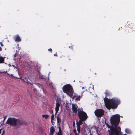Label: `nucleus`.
<instances>
[{"label": "nucleus", "instance_id": "nucleus-18", "mask_svg": "<svg viewBox=\"0 0 135 135\" xmlns=\"http://www.w3.org/2000/svg\"><path fill=\"white\" fill-rule=\"evenodd\" d=\"M54 115L53 114H52V115L51 116V122L52 123V124L53 125H54V124L53 123V120H54Z\"/></svg>", "mask_w": 135, "mask_h": 135}, {"label": "nucleus", "instance_id": "nucleus-7", "mask_svg": "<svg viewBox=\"0 0 135 135\" xmlns=\"http://www.w3.org/2000/svg\"><path fill=\"white\" fill-rule=\"evenodd\" d=\"M104 111L102 109H99L96 110L94 112V113L97 117L99 118L104 115Z\"/></svg>", "mask_w": 135, "mask_h": 135}, {"label": "nucleus", "instance_id": "nucleus-36", "mask_svg": "<svg viewBox=\"0 0 135 135\" xmlns=\"http://www.w3.org/2000/svg\"><path fill=\"white\" fill-rule=\"evenodd\" d=\"M54 56H57V55L56 52V54L54 55Z\"/></svg>", "mask_w": 135, "mask_h": 135}, {"label": "nucleus", "instance_id": "nucleus-5", "mask_svg": "<svg viewBox=\"0 0 135 135\" xmlns=\"http://www.w3.org/2000/svg\"><path fill=\"white\" fill-rule=\"evenodd\" d=\"M78 115L80 119L82 120H86L88 117L86 113L83 111V109L81 108V109H78Z\"/></svg>", "mask_w": 135, "mask_h": 135}, {"label": "nucleus", "instance_id": "nucleus-14", "mask_svg": "<svg viewBox=\"0 0 135 135\" xmlns=\"http://www.w3.org/2000/svg\"><path fill=\"white\" fill-rule=\"evenodd\" d=\"M60 106V104L58 102H56V107L55 108V110H59V107Z\"/></svg>", "mask_w": 135, "mask_h": 135}, {"label": "nucleus", "instance_id": "nucleus-39", "mask_svg": "<svg viewBox=\"0 0 135 135\" xmlns=\"http://www.w3.org/2000/svg\"><path fill=\"white\" fill-rule=\"evenodd\" d=\"M79 133H75V134L74 135H79Z\"/></svg>", "mask_w": 135, "mask_h": 135}, {"label": "nucleus", "instance_id": "nucleus-41", "mask_svg": "<svg viewBox=\"0 0 135 135\" xmlns=\"http://www.w3.org/2000/svg\"><path fill=\"white\" fill-rule=\"evenodd\" d=\"M90 134L89 135H93L92 134H91V131H90Z\"/></svg>", "mask_w": 135, "mask_h": 135}, {"label": "nucleus", "instance_id": "nucleus-23", "mask_svg": "<svg viewBox=\"0 0 135 135\" xmlns=\"http://www.w3.org/2000/svg\"><path fill=\"white\" fill-rule=\"evenodd\" d=\"M81 120L80 119L79 120V124H80L81 125L82 124V122L83 121H85L86 120Z\"/></svg>", "mask_w": 135, "mask_h": 135}, {"label": "nucleus", "instance_id": "nucleus-19", "mask_svg": "<svg viewBox=\"0 0 135 135\" xmlns=\"http://www.w3.org/2000/svg\"><path fill=\"white\" fill-rule=\"evenodd\" d=\"M77 130L78 132V133H80V129L81 127L80 126H77Z\"/></svg>", "mask_w": 135, "mask_h": 135}, {"label": "nucleus", "instance_id": "nucleus-46", "mask_svg": "<svg viewBox=\"0 0 135 135\" xmlns=\"http://www.w3.org/2000/svg\"><path fill=\"white\" fill-rule=\"evenodd\" d=\"M53 123L54 124L55 123L54 122H53Z\"/></svg>", "mask_w": 135, "mask_h": 135}, {"label": "nucleus", "instance_id": "nucleus-28", "mask_svg": "<svg viewBox=\"0 0 135 135\" xmlns=\"http://www.w3.org/2000/svg\"><path fill=\"white\" fill-rule=\"evenodd\" d=\"M95 128H96L97 129V130L96 131V132H97V133L98 135H101L98 132V129H97V128L96 127H95Z\"/></svg>", "mask_w": 135, "mask_h": 135}, {"label": "nucleus", "instance_id": "nucleus-2", "mask_svg": "<svg viewBox=\"0 0 135 135\" xmlns=\"http://www.w3.org/2000/svg\"><path fill=\"white\" fill-rule=\"evenodd\" d=\"M6 123L8 124L10 126L16 127L17 128L20 127L23 124V122L19 119L12 118H8Z\"/></svg>", "mask_w": 135, "mask_h": 135}, {"label": "nucleus", "instance_id": "nucleus-17", "mask_svg": "<svg viewBox=\"0 0 135 135\" xmlns=\"http://www.w3.org/2000/svg\"><path fill=\"white\" fill-rule=\"evenodd\" d=\"M57 123H59L61 122V119L60 118L59 116H58L57 117Z\"/></svg>", "mask_w": 135, "mask_h": 135}, {"label": "nucleus", "instance_id": "nucleus-32", "mask_svg": "<svg viewBox=\"0 0 135 135\" xmlns=\"http://www.w3.org/2000/svg\"><path fill=\"white\" fill-rule=\"evenodd\" d=\"M58 111H59V110H55V115H56L57 114Z\"/></svg>", "mask_w": 135, "mask_h": 135}, {"label": "nucleus", "instance_id": "nucleus-4", "mask_svg": "<svg viewBox=\"0 0 135 135\" xmlns=\"http://www.w3.org/2000/svg\"><path fill=\"white\" fill-rule=\"evenodd\" d=\"M62 90L64 93L67 94L69 96H73L74 91L72 86L70 84H66L64 85L62 88Z\"/></svg>", "mask_w": 135, "mask_h": 135}, {"label": "nucleus", "instance_id": "nucleus-11", "mask_svg": "<svg viewBox=\"0 0 135 135\" xmlns=\"http://www.w3.org/2000/svg\"><path fill=\"white\" fill-rule=\"evenodd\" d=\"M55 131V129L53 126H52L50 128L49 135H53Z\"/></svg>", "mask_w": 135, "mask_h": 135}, {"label": "nucleus", "instance_id": "nucleus-31", "mask_svg": "<svg viewBox=\"0 0 135 135\" xmlns=\"http://www.w3.org/2000/svg\"><path fill=\"white\" fill-rule=\"evenodd\" d=\"M56 134L57 135H63L62 133H56Z\"/></svg>", "mask_w": 135, "mask_h": 135}, {"label": "nucleus", "instance_id": "nucleus-40", "mask_svg": "<svg viewBox=\"0 0 135 135\" xmlns=\"http://www.w3.org/2000/svg\"><path fill=\"white\" fill-rule=\"evenodd\" d=\"M2 49L1 47H0V51H1L2 50Z\"/></svg>", "mask_w": 135, "mask_h": 135}, {"label": "nucleus", "instance_id": "nucleus-1", "mask_svg": "<svg viewBox=\"0 0 135 135\" xmlns=\"http://www.w3.org/2000/svg\"><path fill=\"white\" fill-rule=\"evenodd\" d=\"M104 101L106 107L109 110L111 108L114 109L117 108L120 102L119 99L117 98H114L110 99L105 97L104 98Z\"/></svg>", "mask_w": 135, "mask_h": 135}, {"label": "nucleus", "instance_id": "nucleus-25", "mask_svg": "<svg viewBox=\"0 0 135 135\" xmlns=\"http://www.w3.org/2000/svg\"><path fill=\"white\" fill-rule=\"evenodd\" d=\"M80 96L79 97H77L75 98V100L76 101L79 100H80Z\"/></svg>", "mask_w": 135, "mask_h": 135}, {"label": "nucleus", "instance_id": "nucleus-33", "mask_svg": "<svg viewBox=\"0 0 135 135\" xmlns=\"http://www.w3.org/2000/svg\"><path fill=\"white\" fill-rule=\"evenodd\" d=\"M69 48H70L71 49H73V46H69Z\"/></svg>", "mask_w": 135, "mask_h": 135}, {"label": "nucleus", "instance_id": "nucleus-3", "mask_svg": "<svg viewBox=\"0 0 135 135\" xmlns=\"http://www.w3.org/2000/svg\"><path fill=\"white\" fill-rule=\"evenodd\" d=\"M120 117L119 115L116 114L112 116L110 118V122L112 127L110 129H113V128L115 127L116 130H118L117 126L119 124L120 121Z\"/></svg>", "mask_w": 135, "mask_h": 135}, {"label": "nucleus", "instance_id": "nucleus-42", "mask_svg": "<svg viewBox=\"0 0 135 135\" xmlns=\"http://www.w3.org/2000/svg\"><path fill=\"white\" fill-rule=\"evenodd\" d=\"M6 118V117H4V120Z\"/></svg>", "mask_w": 135, "mask_h": 135}, {"label": "nucleus", "instance_id": "nucleus-12", "mask_svg": "<svg viewBox=\"0 0 135 135\" xmlns=\"http://www.w3.org/2000/svg\"><path fill=\"white\" fill-rule=\"evenodd\" d=\"M14 40L17 42H19L21 41V39L18 35L15 36L14 37Z\"/></svg>", "mask_w": 135, "mask_h": 135}, {"label": "nucleus", "instance_id": "nucleus-24", "mask_svg": "<svg viewBox=\"0 0 135 135\" xmlns=\"http://www.w3.org/2000/svg\"><path fill=\"white\" fill-rule=\"evenodd\" d=\"M105 123L107 125L108 127V128H110L111 127L109 126L108 123H106V121H105Z\"/></svg>", "mask_w": 135, "mask_h": 135}, {"label": "nucleus", "instance_id": "nucleus-8", "mask_svg": "<svg viewBox=\"0 0 135 135\" xmlns=\"http://www.w3.org/2000/svg\"><path fill=\"white\" fill-rule=\"evenodd\" d=\"M118 130H116L115 128H114V135H120L121 134V132H120L121 130V128L118 126Z\"/></svg>", "mask_w": 135, "mask_h": 135}, {"label": "nucleus", "instance_id": "nucleus-16", "mask_svg": "<svg viewBox=\"0 0 135 135\" xmlns=\"http://www.w3.org/2000/svg\"><path fill=\"white\" fill-rule=\"evenodd\" d=\"M38 75H39V78L40 79H44L45 78L44 76L43 75L41 74L38 71Z\"/></svg>", "mask_w": 135, "mask_h": 135}, {"label": "nucleus", "instance_id": "nucleus-44", "mask_svg": "<svg viewBox=\"0 0 135 135\" xmlns=\"http://www.w3.org/2000/svg\"><path fill=\"white\" fill-rule=\"evenodd\" d=\"M4 131H3V133L1 134V135H3V133H4Z\"/></svg>", "mask_w": 135, "mask_h": 135}, {"label": "nucleus", "instance_id": "nucleus-10", "mask_svg": "<svg viewBox=\"0 0 135 135\" xmlns=\"http://www.w3.org/2000/svg\"><path fill=\"white\" fill-rule=\"evenodd\" d=\"M22 80H23V81L26 83L27 84H30L31 85H32L33 84L31 83H30L29 81L28 80H30V79H29V78H20Z\"/></svg>", "mask_w": 135, "mask_h": 135}, {"label": "nucleus", "instance_id": "nucleus-9", "mask_svg": "<svg viewBox=\"0 0 135 135\" xmlns=\"http://www.w3.org/2000/svg\"><path fill=\"white\" fill-rule=\"evenodd\" d=\"M78 108V106L76 104H72V108L73 111V113H76L77 112V108Z\"/></svg>", "mask_w": 135, "mask_h": 135}, {"label": "nucleus", "instance_id": "nucleus-38", "mask_svg": "<svg viewBox=\"0 0 135 135\" xmlns=\"http://www.w3.org/2000/svg\"><path fill=\"white\" fill-rule=\"evenodd\" d=\"M12 66H13L15 68H17L16 66H15L14 65H12Z\"/></svg>", "mask_w": 135, "mask_h": 135}, {"label": "nucleus", "instance_id": "nucleus-35", "mask_svg": "<svg viewBox=\"0 0 135 135\" xmlns=\"http://www.w3.org/2000/svg\"><path fill=\"white\" fill-rule=\"evenodd\" d=\"M0 45H1V46H3V44H2V42H0Z\"/></svg>", "mask_w": 135, "mask_h": 135}, {"label": "nucleus", "instance_id": "nucleus-37", "mask_svg": "<svg viewBox=\"0 0 135 135\" xmlns=\"http://www.w3.org/2000/svg\"><path fill=\"white\" fill-rule=\"evenodd\" d=\"M16 56H17V54H15V55H14V57H16Z\"/></svg>", "mask_w": 135, "mask_h": 135}, {"label": "nucleus", "instance_id": "nucleus-6", "mask_svg": "<svg viewBox=\"0 0 135 135\" xmlns=\"http://www.w3.org/2000/svg\"><path fill=\"white\" fill-rule=\"evenodd\" d=\"M129 27L125 28V33L127 34L128 33H131L132 32L135 31V26L134 24L129 22Z\"/></svg>", "mask_w": 135, "mask_h": 135}, {"label": "nucleus", "instance_id": "nucleus-30", "mask_svg": "<svg viewBox=\"0 0 135 135\" xmlns=\"http://www.w3.org/2000/svg\"><path fill=\"white\" fill-rule=\"evenodd\" d=\"M73 127L75 128V122L74 121L73 122Z\"/></svg>", "mask_w": 135, "mask_h": 135}, {"label": "nucleus", "instance_id": "nucleus-34", "mask_svg": "<svg viewBox=\"0 0 135 135\" xmlns=\"http://www.w3.org/2000/svg\"><path fill=\"white\" fill-rule=\"evenodd\" d=\"M33 91L35 92L37 91L36 89L35 88H34L33 89Z\"/></svg>", "mask_w": 135, "mask_h": 135}, {"label": "nucleus", "instance_id": "nucleus-22", "mask_svg": "<svg viewBox=\"0 0 135 135\" xmlns=\"http://www.w3.org/2000/svg\"><path fill=\"white\" fill-rule=\"evenodd\" d=\"M125 132L126 133H128V134H129L130 133V131H129V130L128 129H125Z\"/></svg>", "mask_w": 135, "mask_h": 135}, {"label": "nucleus", "instance_id": "nucleus-43", "mask_svg": "<svg viewBox=\"0 0 135 135\" xmlns=\"http://www.w3.org/2000/svg\"><path fill=\"white\" fill-rule=\"evenodd\" d=\"M53 113V110H52V111H51V113Z\"/></svg>", "mask_w": 135, "mask_h": 135}, {"label": "nucleus", "instance_id": "nucleus-20", "mask_svg": "<svg viewBox=\"0 0 135 135\" xmlns=\"http://www.w3.org/2000/svg\"><path fill=\"white\" fill-rule=\"evenodd\" d=\"M49 115H43L42 117L43 118H45V119H47L49 117Z\"/></svg>", "mask_w": 135, "mask_h": 135}, {"label": "nucleus", "instance_id": "nucleus-27", "mask_svg": "<svg viewBox=\"0 0 135 135\" xmlns=\"http://www.w3.org/2000/svg\"><path fill=\"white\" fill-rule=\"evenodd\" d=\"M73 132L75 134V133H77L76 132V130L75 128V129L73 130Z\"/></svg>", "mask_w": 135, "mask_h": 135}, {"label": "nucleus", "instance_id": "nucleus-13", "mask_svg": "<svg viewBox=\"0 0 135 135\" xmlns=\"http://www.w3.org/2000/svg\"><path fill=\"white\" fill-rule=\"evenodd\" d=\"M6 58L5 57H3L1 56H0V64L4 63V59Z\"/></svg>", "mask_w": 135, "mask_h": 135}, {"label": "nucleus", "instance_id": "nucleus-26", "mask_svg": "<svg viewBox=\"0 0 135 135\" xmlns=\"http://www.w3.org/2000/svg\"><path fill=\"white\" fill-rule=\"evenodd\" d=\"M76 124L77 125V126H80L81 125L79 124V122L78 121H77L76 122Z\"/></svg>", "mask_w": 135, "mask_h": 135}, {"label": "nucleus", "instance_id": "nucleus-29", "mask_svg": "<svg viewBox=\"0 0 135 135\" xmlns=\"http://www.w3.org/2000/svg\"><path fill=\"white\" fill-rule=\"evenodd\" d=\"M48 50L49 51H50L51 52H52V50L51 48H50V49H48Z\"/></svg>", "mask_w": 135, "mask_h": 135}, {"label": "nucleus", "instance_id": "nucleus-21", "mask_svg": "<svg viewBox=\"0 0 135 135\" xmlns=\"http://www.w3.org/2000/svg\"><path fill=\"white\" fill-rule=\"evenodd\" d=\"M59 128V131L57 132V133H62V130L61 129V128L59 126L58 127Z\"/></svg>", "mask_w": 135, "mask_h": 135}, {"label": "nucleus", "instance_id": "nucleus-15", "mask_svg": "<svg viewBox=\"0 0 135 135\" xmlns=\"http://www.w3.org/2000/svg\"><path fill=\"white\" fill-rule=\"evenodd\" d=\"M105 93L106 95V97L110 96L111 94V93L109 91L107 90L105 91Z\"/></svg>", "mask_w": 135, "mask_h": 135}, {"label": "nucleus", "instance_id": "nucleus-45", "mask_svg": "<svg viewBox=\"0 0 135 135\" xmlns=\"http://www.w3.org/2000/svg\"><path fill=\"white\" fill-rule=\"evenodd\" d=\"M84 89V87H83L82 88V89Z\"/></svg>", "mask_w": 135, "mask_h": 135}]
</instances>
